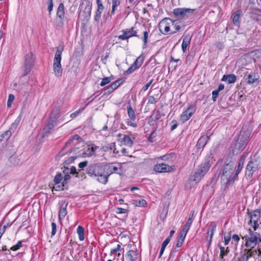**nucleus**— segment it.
Returning <instances> with one entry per match:
<instances>
[{
	"label": "nucleus",
	"instance_id": "nucleus-57",
	"mask_svg": "<svg viewBox=\"0 0 261 261\" xmlns=\"http://www.w3.org/2000/svg\"><path fill=\"white\" fill-rule=\"evenodd\" d=\"M136 69V68H135L132 65L130 67H129L128 69L124 72V74H129L133 73L134 71H135Z\"/></svg>",
	"mask_w": 261,
	"mask_h": 261
},
{
	"label": "nucleus",
	"instance_id": "nucleus-59",
	"mask_svg": "<svg viewBox=\"0 0 261 261\" xmlns=\"http://www.w3.org/2000/svg\"><path fill=\"white\" fill-rule=\"evenodd\" d=\"M76 158H77L76 156H71V157L69 158L66 160H65V164L68 165V164L72 163L74 161V160L76 159Z\"/></svg>",
	"mask_w": 261,
	"mask_h": 261
},
{
	"label": "nucleus",
	"instance_id": "nucleus-19",
	"mask_svg": "<svg viewBox=\"0 0 261 261\" xmlns=\"http://www.w3.org/2000/svg\"><path fill=\"white\" fill-rule=\"evenodd\" d=\"M259 75L257 73L251 72L247 75L246 78L247 83L249 85H252L255 84L257 85L259 83Z\"/></svg>",
	"mask_w": 261,
	"mask_h": 261
},
{
	"label": "nucleus",
	"instance_id": "nucleus-12",
	"mask_svg": "<svg viewBox=\"0 0 261 261\" xmlns=\"http://www.w3.org/2000/svg\"><path fill=\"white\" fill-rule=\"evenodd\" d=\"M123 34L118 36L119 39L124 40L128 39L132 37H139V35L137 34V31L135 30L134 27H132L130 29H126L122 31Z\"/></svg>",
	"mask_w": 261,
	"mask_h": 261
},
{
	"label": "nucleus",
	"instance_id": "nucleus-31",
	"mask_svg": "<svg viewBox=\"0 0 261 261\" xmlns=\"http://www.w3.org/2000/svg\"><path fill=\"white\" fill-rule=\"evenodd\" d=\"M143 61L144 58L142 55H140L136 59L132 65L137 69L142 66V64L143 63Z\"/></svg>",
	"mask_w": 261,
	"mask_h": 261
},
{
	"label": "nucleus",
	"instance_id": "nucleus-49",
	"mask_svg": "<svg viewBox=\"0 0 261 261\" xmlns=\"http://www.w3.org/2000/svg\"><path fill=\"white\" fill-rule=\"evenodd\" d=\"M185 111L189 113V116H192L193 114L196 111V106L195 105H190L188 108L185 110Z\"/></svg>",
	"mask_w": 261,
	"mask_h": 261
},
{
	"label": "nucleus",
	"instance_id": "nucleus-50",
	"mask_svg": "<svg viewBox=\"0 0 261 261\" xmlns=\"http://www.w3.org/2000/svg\"><path fill=\"white\" fill-rule=\"evenodd\" d=\"M63 176L61 173H58L55 176L54 181L55 185L59 184L62 180Z\"/></svg>",
	"mask_w": 261,
	"mask_h": 261
},
{
	"label": "nucleus",
	"instance_id": "nucleus-10",
	"mask_svg": "<svg viewBox=\"0 0 261 261\" xmlns=\"http://www.w3.org/2000/svg\"><path fill=\"white\" fill-rule=\"evenodd\" d=\"M248 214L250 218L249 224L252 225L254 230L255 231L259 226L258 221L260 218V210L257 209L250 213L248 212Z\"/></svg>",
	"mask_w": 261,
	"mask_h": 261
},
{
	"label": "nucleus",
	"instance_id": "nucleus-42",
	"mask_svg": "<svg viewBox=\"0 0 261 261\" xmlns=\"http://www.w3.org/2000/svg\"><path fill=\"white\" fill-rule=\"evenodd\" d=\"M88 146L87 151H89V152L88 153V156H91L95 154L96 150L98 148V146L94 144H92L90 147Z\"/></svg>",
	"mask_w": 261,
	"mask_h": 261
},
{
	"label": "nucleus",
	"instance_id": "nucleus-35",
	"mask_svg": "<svg viewBox=\"0 0 261 261\" xmlns=\"http://www.w3.org/2000/svg\"><path fill=\"white\" fill-rule=\"evenodd\" d=\"M171 25H173L174 31L171 32L170 34H175L180 30L181 27L179 22L177 20H172Z\"/></svg>",
	"mask_w": 261,
	"mask_h": 261
},
{
	"label": "nucleus",
	"instance_id": "nucleus-44",
	"mask_svg": "<svg viewBox=\"0 0 261 261\" xmlns=\"http://www.w3.org/2000/svg\"><path fill=\"white\" fill-rule=\"evenodd\" d=\"M169 243V239H166L163 242L162 244V246H161V250H160V253H159V258H161L164 250H165V249L166 248V247L167 246V245L168 244V243Z\"/></svg>",
	"mask_w": 261,
	"mask_h": 261
},
{
	"label": "nucleus",
	"instance_id": "nucleus-36",
	"mask_svg": "<svg viewBox=\"0 0 261 261\" xmlns=\"http://www.w3.org/2000/svg\"><path fill=\"white\" fill-rule=\"evenodd\" d=\"M149 32V29H148L147 30L145 29V30L143 32V37L142 39L143 42V48L146 47L147 44L148 43V34Z\"/></svg>",
	"mask_w": 261,
	"mask_h": 261
},
{
	"label": "nucleus",
	"instance_id": "nucleus-58",
	"mask_svg": "<svg viewBox=\"0 0 261 261\" xmlns=\"http://www.w3.org/2000/svg\"><path fill=\"white\" fill-rule=\"evenodd\" d=\"M110 79L108 78V77H105V78H103L102 79V81L100 84V85L101 86H105L106 85L110 83Z\"/></svg>",
	"mask_w": 261,
	"mask_h": 261
},
{
	"label": "nucleus",
	"instance_id": "nucleus-26",
	"mask_svg": "<svg viewBox=\"0 0 261 261\" xmlns=\"http://www.w3.org/2000/svg\"><path fill=\"white\" fill-rule=\"evenodd\" d=\"M208 141L207 137H204V135L201 136L198 139L196 146L199 149L203 148Z\"/></svg>",
	"mask_w": 261,
	"mask_h": 261
},
{
	"label": "nucleus",
	"instance_id": "nucleus-17",
	"mask_svg": "<svg viewBox=\"0 0 261 261\" xmlns=\"http://www.w3.org/2000/svg\"><path fill=\"white\" fill-rule=\"evenodd\" d=\"M161 117V113L159 110L154 109L152 112V114L149 117L148 124L150 126H153L155 123L158 121Z\"/></svg>",
	"mask_w": 261,
	"mask_h": 261
},
{
	"label": "nucleus",
	"instance_id": "nucleus-34",
	"mask_svg": "<svg viewBox=\"0 0 261 261\" xmlns=\"http://www.w3.org/2000/svg\"><path fill=\"white\" fill-rule=\"evenodd\" d=\"M218 246L220 250V257L223 258L224 255H226L229 253V248L227 247L225 249L224 247L222 246L220 243L218 244Z\"/></svg>",
	"mask_w": 261,
	"mask_h": 261
},
{
	"label": "nucleus",
	"instance_id": "nucleus-52",
	"mask_svg": "<svg viewBox=\"0 0 261 261\" xmlns=\"http://www.w3.org/2000/svg\"><path fill=\"white\" fill-rule=\"evenodd\" d=\"M47 4L48 5L47 7V11L49 12V15H50L51 11L53 9V0H47Z\"/></svg>",
	"mask_w": 261,
	"mask_h": 261
},
{
	"label": "nucleus",
	"instance_id": "nucleus-13",
	"mask_svg": "<svg viewBox=\"0 0 261 261\" xmlns=\"http://www.w3.org/2000/svg\"><path fill=\"white\" fill-rule=\"evenodd\" d=\"M233 165V162L232 161H229V162L226 161L224 163V165L222 170V178H226L227 179L226 182L228 181V178L229 176H233V175H231V174L232 171Z\"/></svg>",
	"mask_w": 261,
	"mask_h": 261
},
{
	"label": "nucleus",
	"instance_id": "nucleus-11",
	"mask_svg": "<svg viewBox=\"0 0 261 261\" xmlns=\"http://www.w3.org/2000/svg\"><path fill=\"white\" fill-rule=\"evenodd\" d=\"M171 22L172 20L169 18L163 19L159 24V28L161 33L164 35L170 34Z\"/></svg>",
	"mask_w": 261,
	"mask_h": 261
},
{
	"label": "nucleus",
	"instance_id": "nucleus-9",
	"mask_svg": "<svg viewBox=\"0 0 261 261\" xmlns=\"http://www.w3.org/2000/svg\"><path fill=\"white\" fill-rule=\"evenodd\" d=\"M259 162L256 160L249 161L245 169V175L247 178H251L253 174L259 169Z\"/></svg>",
	"mask_w": 261,
	"mask_h": 261
},
{
	"label": "nucleus",
	"instance_id": "nucleus-20",
	"mask_svg": "<svg viewBox=\"0 0 261 261\" xmlns=\"http://www.w3.org/2000/svg\"><path fill=\"white\" fill-rule=\"evenodd\" d=\"M194 215V211H191L190 214L189 218H188L187 221L186 222V224L184 226L183 228L182 229L181 231H180L181 233H182L185 235H187V233H188L190 227L192 223L193 217Z\"/></svg>",
	"mask_w": 261,
	"mask_h": 261
},
{
	"label": "nucleus",
	"instance_id": "nucleus-63",
	"mask_svg": "<svg viewBox=\"0 0 261 261\" xmlns=\"http://www.w3.org/2000/svg\"><path fill=\"white\" fill-rule=\"evenodd\" d=\"M219 91L217 90H214L212 92V99L214 101L216 100V99L218 96Z\"/></svg>",
	"mask_w": 261,
	"mask_h": 261
},
{
	"label": "nucleus",
	"instance_id": "nucleus-62",
	"mask_svg": "<svg viewBox=\"0 0 261 261\" xmlns=\"http://www.w3.org/2000/svg\"><path fill=\"white\" fill-rule=\"evenodd\" d=\"M96 3L97 5V9L99 10H103L104 6L102 5L101 0H96Z\"/></svg>",
	"mask_w": 261,
	"mask_h": 261
},
{
	"label": "nucleus",
	"instance_id": "nucleus-41",
	"mask_svg": "<svg viewBox=\"0 0 261 261\" xmlns=\"http://www.w3.org/2000/svg\"><path fill=\"white\" fill-rule=\"evenodd\" d=\"M186 236V235L180 233V236L177 240V242L176 244V247H180L182 245Z\"/></svg>",
	"mask_w": 261,
	"mask_h": 261
},
{
	"label": "nucleus",
	"instance_id": "nucleus-25",
	"mask_svg": "<svg viewBox=\"0 0 261 261\" xmlns=\"http://www.w3.org/2000/svg\"><path fill=\"white\" fill-rule=\"evenodd\" d=\"M191 38L189 35L184 36L181 44V48L183 53L187 51V47L190 44Z\"/></svg>",
	"mask_w": 261,
	"mask_h": 261
},
{
	"label": "nucleus",
	"instance_id": "nucleus-5",
	"mask_svg": "<svg viewBox=\"0 0 261 261\" xmlns=\"http://www.w3.org/2000/svg\"><path fill=\"white\" fill-rule=\"evenodd\" d=\"M34 63L35 58L32 52H30L25 55L24 63L21 67V69L22 70V73L21 75V77L26 76L30 72L34 65Z\"/></svg>",
	"mask_w": 261,
	"mask_h": 261
},
{
	"label": "nucleus",
	"instance_id": "nucleus-23",
	"mask_svg": "<svg viewBox=\"0 0 261 261\" xmlns=\"http://www.w3.org/2000/svg\"><path fill=\"white\" fill-rule=\"evenodd\" d=\"M53 69L55 75L57 77H61L62 75L63 69L61 63L54 62Z\"/></svg>",
	"mask_w": 261,
	"mask_h": 261
},
{
	"label": "nucleus",
	"instance_id": "nucleus-1",
	"mask_svg": "<svg viewBox=\"0 0 261 261\" xmlns=\"http://www.w3.org/2000/svg\"><path fill=\"white\" fill-rule=\"evenodd\" d=\"M107 166L101 163H93L86 168V172L90 177H96L97 180L103 184H107L105 177Z\"/></svg>",
	"mask_w": 261,
	"mask_h": 261
},
{
	"label": "nucleus",
	"instance_id": "nucleus-3",
	"mask_svg": "<svg viewBox=\"0 0 261 261\" xmlns=\"http://www.w3.org/2000/svg\"><path fill=\"white\" fill-rule=\"evenodd\" d=\"M250 133L248 131L241 130L234 144L233 152L238 154L246 147L249 139Z\"/></svg>",
	"mask_w": 261,
	"mask_h": 261
},
{
	"label": "nucleus",
	"instance_id": "nucleus-21",
	"mask_svg": "<svg viewBox=\"0 0 261 261\" xmlns=\"http://www.w3.org/2000/svg\"><path fill=\"white\" fill-rule=\"evenodd\" d=\"M107 166L106 170V174L105 177H107V182H108L109 176L113 173H118L120 174V173L118 172V168L113 165V164H110L109 166Z\"/></svg>",
	"mask_w": 261,
	"mask_h": 261
},
{
	"label": "nucleus",
	"instance_id": "nucleus-54",
	"mask_svg": "<svg viewBox=\"0 0 261 261\" xmlns=\"http://www.w3.org/2000/svg\"><path fill=\"white\" fill-rule=\"evenodd\" d=\"M185 111L181 115V118L184 121H187L191 117L189 116V113Z\"/></svg>",
	"mask_w": 261,
	"mask_h": 261
},
{
	"label": "nucleus",
	"instance_id": "nucleus-16",
	"mask_svg": "<svg viewBox=\"0 0 261 261\" xmlns=\"http://www.w3.org/2000/svg\"><path fill=\"white\" fill-rule=\"evenodd\" d=\"M216 226L217 225L215 222H211L207 231V236L206 238V241L208 243V248H209L210 246H211L213 237L216 229Z\"/></svg>",
	"mask_w": 261,
	"mask_h": 261
},
{
	"label": "nucleus",
	"instance_id": "nucleus-46",
	"mask_svg": "<svg viewBox=\"0 0 261 261\" xmlns=\"http://www.w3.org/2000/svg\"><path fill=\"white\" fill-rule=\"evenodd\" d=\"M124 82V80L122 79H119L116 80L115 82H113L111 85L112 86V88L116 89L118 87L122 84Z\"/></svg>",
	"mask_w": 261,
	"mask_h": 261
},
{
	"label": "nucleus",
	"instance_id": "nucleus-43",
	"mask_svg": "<svg viewBox=\"0 0 261 261\" xmlns=\"http://www.w3.org/2000/svg\"><path fill=\"white\" fill-rule=\"evenodd\" d=\"M81 138L78 135H75L69 138L68 141L66 143L64 147H66L70 145L73 142L74 140H76L79 141L81 140Z\"/></svg>",
	"mask_w": 261,
	"mask_h": 261
},
{
	"label": "nucleus",
	"instance_id": "nucleus-53",
	"mask_svg": "<svg viewBox=\"0 0 261 261\" xmlns=\"http://www.w3.org/2000/svg\"><path fill=\"white\" fill-rule=\"evenodd\" d=\"M22 241H18V243L15 245L13 246L10 248V249L13 251H16V250H18L19 249H20V247H22Z\"/></svg>",
	"mask_w": 261,
	"mask_h": 261
},
{
	"label": "nucleus",
	"instance_id": "nucleus-30",
	"mask_svg": "<svg viewBox=\"0 0 261 261\" xmlns=\"http://www.w3.org/2000/svg\"><path fill=\"white\" fill-rule=\"evenodd\" d=\"M242 13L241 10H238L236 11V14L232 17V22L233 24L237 27L240 25V15Z\"/></svg>",
	"mask_w": 261,
	"mask_h": 261
},
{
	"label": "nucleus",
	"instance_id": "nucleus-29",
	"mask_svg": "<svg viewBox=\"0 0 261 261\" xmlns=\"http://www.w3.org/2000/svg\"><path fill=\"white\" fill-rule=\"evenodd\" d=\"M85 9L87 11V12L85 13V12H81L80 13V16H82L83 15V13H85V16L84 17V19H83L84 21H88L89 19L90 18L91 14V10H92V6L91 5H88L85 8Z\"/></svg>",
	"mask_w": 261,
	"mask_h": 261
},
{
	"label": "nucleus",
	"instance_id": "nucleus-2",
	"mask_svg": "<svg viewBox=\"0 0 261 261\" xmlns=\"http://www.w3.org/2000/svg\"><path fill=\"white\" fill-rule=\"evenodd\" d=\"M214 161L212 154L207 155L205 162L200 164L194 174L190 176L189 180L195 183L199 182L208 171L210 167L213 164Z\"/></svg>",
	"mask_w": 261,
	"mask_h": 261
},
{
	"label": "nucleus",
	"instance_id": "nucleus-48",
	"mask_svg": "<svg viewBox=\"0 0 261 261\" xmlns=\"http://www.w3.org/2000/svg\"><path fill=\"white\" fill-rule=\"evenodd\" d=\"M185 111L189 113V116H192L193 114L196 111V106L195 105H190L188 108L185 110Z\"/></svg>",
	"mask_w": 261,
	"mask_h": 261
},
{
	"label": "nucleus",
	"instance_id": "nucleus-22",
	"mask_svg": "<svg viewBox=\"0 0 261 261\" xmlns=\"http://www.w3.org/2000/svg\"><path fill=\"white\" fill-rule=\"evenodd\" d=\"M139 254L138 250H129L125 255L126 259L127 261H137Z\"/></svg>",
	"mask_w": 261,
	"mask_h": 261
},
{
	"label": "nucleus",
	"instance_id": "nucleus-45",
	"mask_svg": "<svg viewBox=\"0 0 261 261\" xmlns=\"http://www.w3.org/2000/svg\"><path fill=\"white\" fill-rule=\"evenodd\" d=\"M123 142L125 145L129 146H131L133 144V141L127 135L123 136Z\"/></svg>",
	"mask_w": 261,
	"mask_h": 261
},
{
	"label": "nucleus",
	"instance_id": "nucleus-33",
	"mask_svg": "<svg viewBox=\"0 0 261 261\" xmlns=\"http://www.w3.org/2000/svg\"><path fill=\"white\" fill-rule=\"evenodd\" d=\"M246 251L242 250L240 253V256L237 259H234V261H248V256H247Z\"/></svg>",
	"mask_w": 261,
	"mask_h": 261
},
{
	"label": "nucleus",
	"instance_id": "nucleus-27",
	"mask_svg": "<svg viewBox=\"0 0 261 261\" xmlns=\"http://www.w3.org/2000/svg\"><path fill=\"white\" fill-rule=\"evenodd\" d=\"M237 80L236 76L233 74L224 75L221 81L227 82L229 84H232L236 82Z\"/></svg>",
	"mask_w": 261,
	"mask_h": 261
},
{
	"label": "nucleus",
	"instance_id": "nucleus-37",
	"mask_svg": "<svg viewBox=\"0 0 261 261\" xmlns=\"http://www.w3.org/2000/svg\"><path fill=\"white\" fill-rule=\"evenodd\" d=\"M12 135L11 132L9 130H8L5 132L0 136V141H7L10 138L11 136Z\"/></svg>",
	"mask_w": 261,
	"mask_h": 261
},
{
	"label": "nucleus",
	"instance_id": "nucleus-8",
	"mask_svg": "<svg viewBox=\"0 0 261 261\" xmlns=\"http://www.w3.org/2000/svg\"><path fill=\"white\" fill-rule=\"evenodd\" d=\"M246 155L245 154H243L241 156L239 161L238 166L235 169V173L233 175V176H229L228 178V181L226 182L227 185L233 184L234 181L238 178V176L243 167Z\"/></svg>",
	"mask_w": 261,
	"mask_h": 261
},
{
	"label": "nucleus",
	"instance_id": "nucleus-15",
	"mask_svg": "<svg viewBox=\"0 0 261 261\" xmlns=\"http://www.w3.org/2000/svg\"><path fill=\"white\" fill-rule=\"evenodd\" d=\"M56 122L55 120L51 118L48 120L47 124H46L43 128L42 138L47 137L48 134L50 133L51 130H53L55 127Z\"/></svg>",
	"mask_w": 261,
	"mask_h": 261
},
{
	"label": "nucleus",
	"instance_id": "nucleus-24",
	"mask_svg": "<svg viewBox=\"0 0 261 261\" xmlns=\"http://www.w3.org/2000/svg\"><path fill=\"white\" fill-rule=\"evenodd\" d=\"M64 50V46L60 45L57 48V51L55 54V58L54 59V62L61 63V55L63 51Z\"/></svg>",
	"mask_w": 261,
	"mask_h": 261
},
{
	"label": "nucleus",
	"instance_id": "nucleus-61",
	"mask_svg": "<svg viewBox=\"0 0 261 261\" xmlns=\"http://www.w3.org/2000/svg\"><path fill=\"white\" fill-rule=\"evenodd\" d=\"M170 124L171 125V131L174 130L178 126V123L175 120H172Z\"/></svg>",
	"mask_w": 261,
	"mask_h": 261
},
{
	"label": "nucleus",
	"instance_id": "nucleus-39",
	"mask_svg": "<svg viewBox=\"0 0 261 261\" xmlns=\"http://www.w3.org/2000/svg\"><path fill=\"white\" fill-rule=\"evenodd\" d=\"M77 233L80 241H83L85 239L84 229L82 226H79L77 228Z\"/></svg>",
	"mask_w": 261,
	"mask_h": 261
},
{
	"label": "nucleus",
	"instance_id": "nucleus-40",
	"mask_svg": "<svg viewBox=\"0 0 261 261\" xmlns=\"http://www.w3.org/2000/svg\"><path fill=\"white\" fill-rule=\"evenodd\" d=\"M112 10L111 12V15L115 14V11L117 10V7L120 5L121 0H112Z\"/></svg>",
	"mask_w": 261,
	"mask_h": 261
},
{
	"label": "nucleus",
	"instance_id": "nucleus-56",
	"mask_svg": "<svg viewBox=\"0 0 261 261\" xmlns=\"http://www.w3.org/2000/svg\"><path fill=\"white\" fill-rule=\"evenodd\" d=\"M14 96L12 94H10L9 95V97H8V101H7V106L8 107H10L11 105H12V103L13 102V101L14 100Z\"/></svg>",
	"mask_w": 261,
	"mask_h": 261
},
{
	"label": "nucleus",
	"instance_id": "nucleus-51",
	"mask_svg": "<svg viewBox=\"0 0 261 261\" xmlns=\"http://www.w3.org/2000/svg\"><path fill=\"white\" fill-rule=\"evenodd\" d=\"M102 11L103 10H99V9H96L95 14L94 16V20L95 21L99 22Z\"/></svg>",
	"mask_w": 261,
	"mask_h": 261
},
{
	"label": "nucleus",
	"instance_id": "nucleus-14",
	"mask_svg": "<svg viewBox=\"0 0 261 261\" xmlns=\"http://www.w3.org/2000/svg\"><path fill=\"white\" fill-rule=\"evenodd\" d=\"M153 170L158 173L169 172L173 171V168L172 166L161 163L155 165L153 167Z\"/></svg>",
	"mask_w": 261,
	"mask_h": 261
},
{
	"label": "nucleus",
	"instance_id": "nucleus-7",
	"mask_svg": "<svg viewBox=\"0 0 261 261\" xmlns=\"http://www.w3.org/2000/svg\"><path fill=\"white\" fill-rule=\"evenodd\" d=\"M65 16V7L63 3H60L57 10L56 25L58 29L64 26V20Z\"/></svg>",
	"mask_w": 261,
	"mask_h": 261
},
{
	"label": "nucleus",
	"instance_id": "nucleus-64",
	"mask_svg": "<svg viewBox=\"0 0 261 261\" xmlns=\"http://www.w3.org/2000/svg\"><path fill=\"white\" fill-rule=\"evenodd\" d=\"M128 212V210L127 209L118 207L117 208V214H126Z\"/></svg>",
	"mask_w": 261,
	"mask_h": 261
},
{
	"label": "nucleus",
	"instance_id": "nucleus-60",
	"mask_svg": "<svg viewBox=\"0 0 261 261\" xmlns=\"http://www.w3.org/2000/svg\"><path fill=\"white\" fill-rule=\"evenodd\" d=\"M51 237L55 235L57 231V225L55 222L51 223Z\"/></svg>",
	"mask_w": 261,
	"mask_h": 261
},
{
	"label": "nucleus",
	"instance_id": "nucleus-32",
	"mask_svg": "<svg viewBox=\"0 0 261 261\" xmlns=\"http://www.w3.org/2000/svg\"><path fill=\"white\" fill-rule=\"evenodd\" d=\"M127 114L130 120L135 121L136 118L135 113L130 105L127 106Z\"/></svg>",
	"mask_w": 261,
	"mask_h": 261
},
{
	"label": "nucleus",
	"instance_id": "nucleus-28",
	"mask_svg": "<svg viewBox=\"0 0 261 261\" xmlns=\"http://www.w3.org/2000/svg\"><path fill=\"white\" fill-rule=\"evenodd\" d=\"M250 248L244 249L246 251L247 256H248V259L251 257H255V256L257 255V251L256 248L254 246L249 247Z\"/></svg>",
	"mask_w": 261,
	"mask_h": 261
},
{
	"label": "nucleus",
	"instance_id": "nucleus-38",
	"mask_svg": "<svg viewBox=\"0 0 261 261\" xmlns=\"http://www.w3.org/2000/svg\"><path fill=\"white\" fill-rule=\"evenodd\" d=\"M133 204L136 206L143 207L147 204L145 200L142 199L139 200H133Z\"/></svg>",
	"mask_w": 261,
	"mask_h": 261
},
{
	"label": "nucleus",
	"instance_id": "nucleus-55",
	"mask_svg": "<svg viewBox=\"0 0 261 261\" xmlns=\"http://www.w3.org/2000/svg\"><path fill=\"white\" fill-rule=\"evenodd\" d=\"M97 95H95V93L93 94L91 97H88L85 101L86 106L89 105L90 102L93 101L94 99L96 97Z\"/></svg>",
	"mask_w": 261,
	"mask_h": 261
},
{
	"label": "nucleus",
	"instance_id": "nucleus-4",
	"mask_svg": "<svg viewBox=\"0 0 261 261\" xmlns=\"http://www.w3.org/2000/svg\"><path fill=\"white\" fill-rule=\"evenodd\" d=\"M197 12L195 9L179 8L173 9V14L177 18L187 19L194 18Z\"/></svg>",
	"mask_w": 261,
	"mask_h": 261
},
{
	"label": "nucleus",
	"instance_id": "nucleus-47",
	"mask_svg": "<svg viewBox=\"0 0 261 261\" xmlns=\"http://www.w3.org/2000/svg\"><path fill=\"white\" fill-rule=\"evenodd\" d=\"M67 171L69 172L70 174H76V177L79 176V172H76V170L75 167L72 166L70 169L68 168H66L63 171L64 173H66Z\"/></svg>",
	"mask_w": 261,
	"mask_h": 261
},
{
	"label": "nucleus",
	"instance_id": "nucleus-6",
	"mask_svg": "<svg viewBox=\"0 0 261 261\" xmlns=\"http://www.w3.org/2000/svg\"><path fill=\"white\" fill-rule=\"evenodd\" d=\"M248 232L249 235L242 237V239L245 240V246L246 247L249 248L253 244L256 245L261 242L260 234L258 233L254 232L251 229H248Z\"/></svg>",
	"mask_w": 261,
	"mask_h": 261
},
{
	"label": "nucleus",
	"instance_id": "nucleus-18",
	"mask_svg": "<svg viewBox=\"0 0 261 261\" xmlns=\"http://www.w3.org/2000/svg\"><path fill=\"white\" fill-rule=\"evenodd\" d=\"M68 202L65 200L62 201L60 203V207L59 212V219L60 221L63 220L67 214V207Z\"/></svg>",
	"mask_w": 261,
	"mask_h": 261
}]
</instances>
